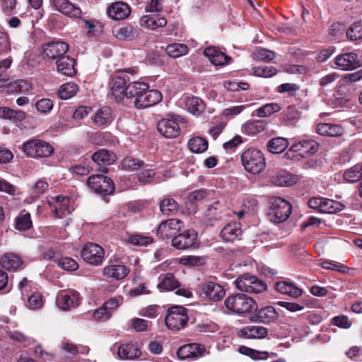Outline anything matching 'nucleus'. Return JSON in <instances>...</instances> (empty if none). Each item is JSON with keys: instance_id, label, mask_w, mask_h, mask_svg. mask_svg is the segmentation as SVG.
<instances>
[{"instance_id": "f257e3e1", "label": "nucleus", "mask_w": 362, "mask_h": 362, "mask_svg": "<svg viewBox=\"0 0 362 362\" xmlns=\"http://www.w3.org/2000/svg\"><path fill=\"white\" fill-rule=\"evenodd\" d=\"M241 163L249 173L257 175L266 168V160L263 153L255 148H249L241 154Z\"/></svg>"}, {"instance_id": "f03ea898", "label": "nucleus", "mask_w": 362, "mask_h": 362, "mask_svg": "<svg viewBox=\"0 0 362 362\" xmlns=\"http://www.w3.org/2000/svg\"><path fill=\"white\" fill-rule=\"evenodd\" d=\"M224 304L228 310L240 315L251 313L257 310L256 302L243 293H236L228 296Z\"/></svg>"}, {"instance_id": "7ed1b4c3", "label": "nucleus", "mask_w": 362, "mask_h": 362, "mask_svg": "<svg viewBox=\"0 0 362 362\" xmlns=\"http://www.w3.org/2000/svg\"><path fill=\"white\" fill-rule=\"evenodd\" d=\"M188 321V310L185 307L173 305L168 309L165 322L169 329L180 331L186 327Z\"/></svg>"}, {"instance_id": "20e7f679", "label": "nucleus", "mask_w": 362, "mask_h": 362, "mask_svg": "<svg viewBox=\"0 0 362 362\" xmlns=\"http://www.w3.org/2000/svg\"><path fill=\"white\" fill-rule=\"evenodd\" d=\"M318 150V144L313 140H303L293 144L284 154L290 160H300L303 158L309 157Z\"/></svg>"}, {"instance_id": "39448f33", "label": "nucleus", "mask_w": 362, "mask_h": 362, "mask_svg": "<svg viewBox=\"0 0 362 362\" xmlns=\"http://www.w3.org/2000/svg\"><path fill=\"white\" fill-rule=\"evenodd\" d=\"M269 209L267 216L274 223H282L287 220L291 213V205L281 197H272L269 201Z\"/></svg>"}, {"instance_id": "423d86ee", "label": "nucleus", "mask_w": 362, "mask_h": 362, "mask_svg": "<svg viewBox=\"0 0 362 362\" xmlns=\"http://www.w3.org/2000/svg\"><path fill=\"white\" fill-rule=\"evenodd\" d=\"M21 149L28 157L33 158H47L54 153V148L48 142L40 139L25 142Z\"/></svg>"}, {"instance_id": "0eeeda50", "label": "nucleus", "mask_w": 362, "mask_h": 362, "mask_svg": "<svg viewBox=\"0 0 362 362\" xmlns=\"http://www.w3.org/2000/svg\"><path fill=\"white\" fill-rule=\"evenodd\" d=\"M235 284L238 290L251 293H262L267 288L265 282L247 273L240 276L235 281Z\"/></svg>"}, {"instance_id": "6e6552de", "label": "nucleus", "mask_w": 362, "mask_h": 362, "mask_svg": "<svg viewBox=\"0 0 362 362\" xmlns=\"http://www.w3.org/2000/svg\"><path fill=\"white\" fill-rule=\"evenodd\" d=\"M225 293L221 284L211 281H204L199 286V296L210 300L218 301L224 297Z\"/></svg>"}, {"instance_id": "1a4fd4ad", "label": "nucleus", "mask_w": 362, "mask_h": 362, "mask_svg": "<svg viewBox=\"0 0 362 362\" xmlns=\"http://www.w3.org/2000/svg\"><path fill=\"white\" fill-rule=\"evenodd\" d=\"M88 186L96 193L110 194L114 192L112 180L103 175H93L88 179Z\"/></svg>"}, {"instance_id": "9d476101", "label": "nucleus", "mask_w": 362, "mask_h": 362, "mask_svg": "<svg viewBox=\"0 0 362 362\" xmlns=\"http://www.w3.org/2000/svg\"><path fill=\"white\" fill-rule=\"evenodd\" d=\"M104 250L99 245L89 243L84 245L81 255L83 259L92 265H100L104 258Z\"/></svg>"}, {"instance_id": "9b49d317", "label": "nucleus", "mask_w": 362, "mask_h": 362, "mask_svg": "<svg viewBox=\"0 0 362 362\" xmlns=\"http://www.w3.org/2000/svg\"><path fill=\"white\" fill-rule=\"evenodd\" d=\"M178 118L175 115H169L168 117L161 119L157 124L158 131L165 138L178 136L180 134Z\"/></svg>"}, {"instance_id": "f8f14e48", "label": "nucleus", "mask_w": 362, "mask_h": 362, "mask_svg": "<svg viewBox=\"0 0 362 362\" xmlns=\"http://www.w3.org/2000/svg\"><path fill=\"white\" fill-rule=\"evenodd\" d=\"M183 227L184 223L181 220L170 218L159 224L156 235L162 240L168 239L176 235Z\"/></svg>"}, {"instance_id": "ddd939ff", "label": "nucleus", "mask_w": 362, "mask_h": 362, "mask_svg": "<svg viewBox=\"0 0 362 362\" xmlns=\"http://www.w3.org/2000/svg\"><path fill=\"white\" fill-rule=\"evenodd\" d=\"M57 305L62 310L77 307L81 303L79 293L74 290L61 291L57 296Z\"/></svg>"}, {"instance_id": "4468645a", "label": "nucleus", "mask_w": 362, "mask_h": 362, "mask_svg": "<svg viewBox=\"0 0 362 362\" xmlns=\"http://www.w3.org/2000/svg\"><path fill=\"white\" fill-rule=\"evenodd\" d=\"M206 348L198 343H191L182 346L177 351L180 359H197L204 355Z\"/></svg>"}, {"instance_id": "2eb2a0df", "label": "nucleus", "mask_w": 362, "mask_h": 362, "mask_svg": "<svg viewBox=\"0 0 362 362\" xmlns=\"http://www.w3.org/2000/svg\"><path fill=\"white\" fill-rule=\"evenodd\" d=\"M48 204L52 208V212L58 218H63L71 211L70 199L66 197L56 196L50 197Z\"/></svg>"}, {"instance_id": "dca6fc26", "label": "nucleus", "mask_w": 362, "mask_h": 362, "mask_svg": "<svg viewBox=\"0 0 362 362\" xmlns=\"http://www.w3.org/2000/svg\"><path fill=\"white\" fill-rule=\"evenodd\" d=\"M69 45L62 41H53L45 45L42 55L50 59H59L67 52Z\"/></svg>"}, {"instance_id": "f3484780", "label": "nucleus", "mask_w": 362, "mask_h": 362, "mask_svg": "<svg viewBox=\"0 0 362 362\" xmlns=\"http://www.w3.org/2000/svg\"><path fill=\"white\" fill-rule=\"evenodd\" d=\"M197 238L194 230H187L172 240V245L178 250H186L193 247Z\"/></svg>"}, {"instance_id": "a211bd4d", "label": "nucleus", "mask_w": 362, "mask_h": 362, "mask_svg": "<svg viewBox=\"0 0 362 362\" xmlns=\"http://www.w3.org/2000/svg\"><path fill=\"white\" fill-rule=\"evenodd\" d=\"M51 1L55 9L62 14L71 18H81L82 13L81 8L69 0H51Z\"/></svg>"}, {"instance_id": "6ab92c4d", "label": "nucleus", "mask_w": 362, "mask_h": 362, "mask_svg": "<svg viewBox=\"0 0 362 362\" xmlns=\"http://www.w3.org/2000/svg\"><path fill=\"white\" fill-rule=\"evenodd\" d=\"M334 62L337 66L343 71L352 70L359 66L358 55L353 52L337 55Z\"/></svg>"}, {"instance_id": "aec40b11", "label": "nucleus", "mask_w": 362, "mask_h": 362, "mask_svg": "<svg viewBox=\"0 0 362 362\" xmlns=\"http://www.w3.org/2000/svg\"><path fill=\"white\" fill-rule=\"evenodd\" d=\"M243 230L240 223L231 222L226 225L220 233V236L225 242H234L241 239Z\"/></svg>"}, {"instance_id": "412c9836", "label": "nucleus", "mask_w": 362, "mask_h": 362, "mask_svg": "<svg viewBox=\"0 0 362 362\" xmlns=\"http://www.w3.org/2000/svg\"><path fill=\"white\" fill-rule=\"evenodd\" d=\"M107 12L111 18L114 20H122L130 15L131 8L125 2L116 1L108 7Z\"/></svg>"}, {"instance_id": "4be33fe9", "label": "nucleus", "mask_w": 362, "mask_h": 362, "mask_svg": "<svg viewBox=\"0 0 362 362\" xmlns=\"http://www.w3.org/2000/svg\"><path fill=\"white\" fill-rule=\"evenodd\" d=\"M180 286V282L171 272L161 274L158 277L157 288L160 292L172 291Z\"/></svg>"}, {"instance_id": "5701e85b", "label": "nucleus", "mask_w": 362, "mask_h": 362, "mask_svg": "<svg viewBox=\"0 0 362 362\" xmlns=\"http://www.w3.org/2000/svg\"><path fill=\"white\" fill-rule=\"evenodd\" d=\"M163 98L162 94L157 90H146L143 96H140L139 99H137L136 102V106L138 108H146L153 106L160 101Z\"/></svg>"}, {"instance_id": "b1692460", "label": "nucleus", "mask_w": 362, "mask_h": 362, "mask_svg": "<svg viewBox=\"0 0 362 362\" xmlns=\"http://www.w3.org/2000/svg\"><path fill=\"white\" fill-rule=\"evenodd\" d=\"M139 24L143 28L156 30L158 28L165 26L167 24V20L158 14H148L140 18Z\"/></svg>"}, {"instance_id": "393cba45", "label": "nucleus", "mask_w": 362, "mask_h": 362, "mask_svg": "<svg viewBox=\"0 0 362 362\" xmlns=\"http://www.w3.org/2000/svg\"><path fill=\"white\" fill-rule=\"evenodd\" d=\"M149 88L147 83L141 81H134L129 83L125 88V96L128 98H135L134 104L140 96H143L146 90Z\"/></svg>"}, {"instance_id": "a878e982", "label": "nucleus", "mask_w": 362, "mask_h": 362, "mask_svg": "<svg viewBox=\"0 0 362 362\" xmlns=\"http://www.w3.org/2000/svg\"><path fill=\"white\" fill-rule=\"evenodd\" d=\"M275 289L277 292L288 295L291 298H298L303 295V290L296 286L293 283L281 281L275 284Z\"/></svg>"}, {"instance_id": "bb28decb", "label": "nucleus", "mask_w": 362, "mask_h": 362, "mask_svg": "<svg viewBox=\"0 0 362 362\" xmlns=\"http://www.w3.org/2000/svg\"><path fill=\"white\" fill-rule=\"evenodd\" d=\"M204 55L215 66H223L229 62L230 58L223 52L214 47H210L204 51Z\"/></svg>"}, {"instance_id": "cd10ccee", "label": "nucleus", "mask_w": 362, "mask_h": 362, "mask_svg": "<svg viewBox=\"0 0 362 362\" xmlns=\"http://www.w3.org/2000/svg\"><path fill=\"white\" fill-rule=\"evenodd\" d=\"M126 84V80L120 76H115L112 78L109 86L111 90V94L114 96L115 100H121L124 98L125 96Z\"/></svg>"}, {"instance_id": "c85d7f7f", "label": "nucleus", "mask_w": 362, "mask_h": 362, "mask_svg": "<svg viewBox=\"0 0 362 362\" xmlns=\"http://www.w3.org/2000/svg\"><path fill=\"white\" fill-rule=\"evenodd\" d=\"M103 275L107 278L119 280L128 275L129 269L122 264H108L103 269Z\"/></svg>"}, {"instance_id": "c756f323", "label": "nucleus", "mask_w": 362, "mask_h": 362, "mask_svg": "<svg viewBox=\"0 0 362 362\" xmlns=\"http://www.w3.org/2000/svg\"><path fill=\"white\" fill-rule=\"evenodd\" d=\"M57 71L66 76H74L76 70L75 69V60L74 58L64 55L59 58L56 62Z\"/></svg>"}, {"instance_id": "7c9ffc66", "label": "nucleus", "mask_w": 362, "mask_h": 362, "mask_svg": "<svg viewBox=\"0 0 362 362\" xmlns=\"http://www.w3.org/2000/svg\"><path fill=\"white\" fill-rule=\"evenodd\" d=\"M141 353L137 345L131 343L121 344L117 349V355L122 359L132 360L139 358Z\"/></svg>"}, {"instance_id": "2f4dec72", "label": "nucleus", "mask_w": 362, "mask_h": 362, "mask_svg": "<svg viewBox=\"0 0 362 362\" xmlns=\"http://www.w3.org/2000/svg\"><path fill=\"white\" fill-rule=\"evenodd\" d=\"M316 132L322 136H339L343 134L344 129L339 124L320 123L316 126Z\"/></svg>"}, {"instance_id": "473e14b6", "label": "nucleus", "mask_w": 362, "mask_h": 362, "mask_svg": "<svg viewBox=\"0 0 362 362\" xmlns=\"http://www.w3.org/2000/svg\"><path fill=\"white\" fill-rule=\"evenodd\" d=\"M20 257L14 253H6L0 259V266L8 271H15L22 265Z\"/></svg>"}, {"instance_id": "72a5a7b5", "label": "nucleus", "mask_w": 362, "mask_h": 362, "mask_svg": "<svg viewBox=\"0 0 362 362\" xmlns=\"http://www.w3.org/2000/svg\"><path fill=\"white\" fill-rule=\"evenodd\" d=\"M240 333L243 337L248 339H261L267 337L268 329L262 326L250 325L241 329Z\"/></svg>"}, {"instance_id": "f704fd0d", "label": "nucleus", "mask_w": 362, "mask_h": 362, "mask_svg": "<svg viewBox=\"0 0 362 362\" xmlns=\"http://www.w3.org/2000/svg\"><path fill=\"white\" fill-rule=\"evenodd\" d=\"M91 158L94 163L99 165H109L115 161L116 156L107 150L100 149L92 155Z\"/></svg>"}, {"instance_id": "c9c22d12", "label": "nucleus", "mask_w": 362, "mask_h": 362, "mask_svg": "<svg viewBox=\"0 0 362 362\" xmlns=\"http://www.w3.org/2000/svg\"><path fill=\"white\" fill-rule=\"evenodd\" d=\"M92 120L93 124L98 127L107 126L112 121L111 110L107 107L98 110L92 117Z\"/></svg>"}, {"instance_id": "e433bc0d", "label": "nucleus", "mask_w": 362, "mask_h": 362, "mask_svg": "<svg viewBox=\"0 0 362 362\" xmlns=\"http://www.w3.org/2000/svg\"><path fill=\"white\" fill-rule=\"evenodd\" d=\"M267 124L264 120H250L242 126V132L247 135H255L263 132Z\"/></svg>"}, {"instance_id": "4c0bfd02", "label": "nucleus", "mask_w": 362, "mask_h": 362, "mask_svg": "<svg viewBox=\"0 0 362 362\" xmlns=\"http://www.w3.org/2000/svg\"><path fill=\"white\" fill-rule=\"evenodd\" d=\"M224 211V205L216 201L212 205L208 206L205 212V216L209 221H218L223 216Z\"/></svg>"}, {"instance_id": "58836bf2", "label": "nucleus", "mask_w": 362, "mask_h": 362, "mask_svg": "<svg viewBox=\"0 0 362 362\" xmlns=\"http://www.w3.org/2000/svg\"><path fill=\"white\" fill-rule=\"evenodd\" d=\"M187 110L194 115H200L205 110L204 101L197 97L187 98L185 101Z\"/></svg>"}, {"instance_id": "ea45409f", "label": "nucleus", "mask_w": 362, "mask_h": 362, "mask_svg": "<svg viewBox=\"0 0 362 362\" xmlns=\"http://www.w3.org/2000/svg\"><path fill=\"white\" fill-rule=\"evenodd\" d=\"M288 146V141L286 139L283 137H276L270 139L267 144V148L272 153H281L284 152Z\"/></svg>"}, {"instance_id": "a19ab883", "label": "nucleus", "mask_w": 362, "mask_h": 362, "mask_svg": "<svg viewBox=\"0 0 362 362\" xmlns=\"http://www.w3.org/2000/svg\"><path fill=\"white\" fill-rule=\"evenodd\" d=\"M257 316L259 321L269 324L276 320L279 317V314L274 308L267 306L258 310Z\"/></svg>"}, {"instance_id": "79ce46f5", "label": "nucleus", "mask_w": 362, "mask_h": 362, "mask_svg": "<svg viewBox=\"0 0 362 362\" xmlns=\"http://www.w3.org/2000/svg\"><path fill=\"white\" fill-rule=\"evenodd\" d=\"M78 91V85L74 82H69L59 87L58 95L62 100H67L74 97Z\"/></svg>"}, {"instance_id": "37998d69", "label": "nucleus", "mask_w": 362, "mask_h": 362, "mask_svg": "<svg viewBox=\"0 0 362 362\" xmlns=\"http://www.w3.org/2000/svg\"><path fill=\"white\" fill-rule=\"evenodd\" d=\"M88 139L94 145L104 146L112 143V136L108 132L88 133Z\"/></svg>"}, {"instance_id": "c03bdc74", "label": "nucleus", "mask_w": 362, "mask_h": 362, "mask_svg": "<svg viewBox=\"0 0 362 362\" xmlns=\"http://www.w3.org/2000/svg\"><path fill=\"white\" fill-rule=\"evenodd\" d=\"M138 35V31L132 25H126L117 29L115 37L121 40H131Z\"/></svg>"}, {"instance_id": "a18cd8bd", "label": "nucleus", "mask_w": 362, "mask_h": 362, "mask_svg": "<svg viewBox=\"0 0 362 362\" xmlns=\"http://www.w3.org/2000/svg\"><path fill=\"white\" fill-rule=\"evenodd\" d=\"M188 147L193 153H203L208 148V141L202 137H194L189 140Z\"/></svg>"}, {"instance_id": "49530a36", "label": "nucleus", "mask_w": 362, "mask_h": 362, "mask_svg": "<svg viewBox=\"0 0 362 362\" xmlns=\"http://www.w3.org/2000/svg\"><path fill=\"white\" fill-rule=\"evenodd\" d=\"M16 229L18 230H27L32 227V221L30 213L25 210L21 211L16 218Z\"/></svg>"}, {"instance_id": "de8ad7c7", "label": "nucleus", "mask_w": 362, "mask_h": 362, "mask_svg": "<svg viewBox=\"0 0 362 362\" xmlns=\"http://www.w3.org/2000/svg\"><path fill=\"white\" fill-rule=\"evenodd\" d=\"M179 209L178 204L172 198H164L160 202V209L163 215L170 216L177 211Z\"/></svg>"}, {"instance_id": "09e8293b", "label": "nucleus", "mask_w": 362, "mask_h": 362, "mask_svg": "<svg viewBox=\"0 0 362 362\" xmlns=\"http://www.w3.org/2000/svg\"><path fill=\"white\" fill-rule=\"evenodd\" d=\"M166 53L171 57L178 58L187 54L189 49L186 45L174 43L166 47Z\"/></svg>"}, {"instance_id": "8fccbe9b", "label": "nucleus", "mask_w": 362, "mask_h": 362, "mask_svg": "<svg viewBox=\"0 0 362 362\" xmlns=\"http://www.w3.org/2000/svg\"><path fill=\"white\" fill-rule=\"evenodd\" d=\"M344 177L349 182H355L362 179V163L347 170L344 174Z\"/></svg>"}, {"instance_id": "3c124183", "label": "nucleus", "mask_w": 362, "mask_h": 362, "mask_svg": "<svg viewBox=\"0 0 362 362\" xmlns=\"http://www.w3.org/2000/svg\"><path fill=\"white\" fill-rule=\"evenodd\" d=\"M343 205L333 199L324 198L321 213L334 214L341 211Z\"/></svg>"}, {"instance_id": "603ef678", "label": "nucleus", "mask_w": 362, "mask_h": 362, "mask_svg": "<svg viewBox=\"0 0 362 362\" xmlns=\"http://www.w3.org/2000/svg\"><path fill=\"white\" fill-rule=\"evenodd\" d=\"M346 37L351 41L362 38V21L355 22L346 30Z\"/></svg>"}, {"instance_id": "864d4df0", "label": "nucleus", "mask_w": 362, "mask_h": 362, "mask_svg": "<svg viewBox=\"0 0 362 362\" xmlns=\"http://www.w3.org/2000/svg\"><path fill=\"white\" fill-rule=\"evenodd\" d=\"M0 117L3 119H17L22 120L25 117V113L21 110H16L9 107L0 108Z\"/></svg>"}, {"instance_id": "5fc2aeb1", "label": "nucleus", "mask_w": 362, "mask_h": 362, "mask_svg": "<svg viewBox=\"0 0 362 362\" xmlns=\"http://www.w3.org/2000/svg\"><path fill=\"white\" fill-rule=\"evenodd\" d=\"M281 110L280 105L278 103H268L262 107L258 108L257 112V116L259 117H269L274 112H279Z\"/></svg>"}, {"instance_id": "6e6d98bb", "label": "nucleus", "mask_w": 362, "mask_h": 362, "mask_svg": "<svg viewBox=\"0 0 362 362\" xmlns=\"http://www.w3.org/2000/svg\"><path fill=\"white\" fill-rule=\"evenodd\" d=\"M252 71L255 76L264 78L272 77L277 72L276 69L272 66H255L252 67Z\"/></svg>"}, {"instance_id": "4d7b16f0", "label": "nucleus", "mask_w": 362, "mask_h": 362, "mask_svg": "<svg viewBox=\"0 0 362 362\" xmlns=\"http://www.w3.org/2000/svg\"><path fill=\"white\" fill-rule=\"evenodd\" d=\"M275 57V53L264 48H257L253 52V58L257 61L270 62Z\"/></svg>"}, {"instance_id": "13d9d810", "label": "nucleus", "mask_w": 362, "mask_h": 362, "mask_svg": "<svg viewBox=\"0 0 362 362\" xmlns=\"http://www.w3.org/2000/svg\"><path fill=\"white\" fill-rule=\"evenodd\" d=\"M281 115L283 119L290 124L296 123L300 118V113L294 106H288Z\"/></svg>"}, {"instance_id": "bf43d9fd", "label": "nucleus", "mask_w": 362, "mask_h": 362, "mask_svg": "<svg viewBox=\"0 0 362 362\" xmlns=\"http://www.w3.org/2000/svg\"><path fill=\"white\" fill-rule=\"evenodd\" d=\"M320 265L323 269L337 271L342 274H346L349 270V269L344 264L331 260L323 261L321 262Z\"/></svg>"}, {"instance_id": "052dcab7", "label": "nucleus", "mask_w": 362, "mask_h": 362, "mask_svg": "<svg viewBox=\"0 0 362 362\" xmlns=\"http://www.w3.org/2000/svg\"><path fill=\"white\" fill-rule=\"evenodd\" d=\"M143 165L144 162L142 160L131 157L124 158L122 162V167L126 170H136Z\"/></svg>"}, {"instance_id": "680f3d73", "label": "nucleus", "mask_w": 362, "mask_h": 362, "mask_svg": "<svg viewBox=\"0 0 362 362\" xmlns=\"http://www.w3.org/2000/svg\"><path fill=\"white\" fill-rule=\"evenodd\" d=\"M131 325L135 332H141L146 331L151 325V322L142 318L134 317L131 320Z\"/></svg>"}, {"instance_id": "e2e57ef3", "label": "nucleus", "mask_w": 362, "mask_h": 362, "mask_svg": "<svg viewBox=\"0 0 362 362\" xmlns=\"http://www.w3.org/2000/svg\"><path fill=\"white\" fill-rule=\"evenodd\" d=\"M59 267L66 271H75L78 268V262L74 259L68 257H63L59 259Z\"/></svg>"}, {"instance_id": "0e129e2a", "label": "nucleus", "mask_w": 362, "mask_h": 362, "mask_svg": "<svg viewBox=\"0 0 362 362\" xmlns=\"http://www.w3.org/2000/svg\"><path fill=\"white\" fill-rule=\"evenodd\" d=\"M53 102L49 98H42L35 103V107L38 112L42 114H48L53 108Z\"/></svg>"}, {"instance_id": "69168bd1", "label": "nucleus", "mask_w": 362, "mask_h": 362, "mask_svg": "<svg viewBox=\"0 0 362 362\" xmlns=\"http://www.w3.org/2000/svg\"><path fill=\"white\" fill-rule=\"evenodd\" d=\"M43 305L42 296L40 293H35L28 297L27 306L31 310L40 308Z\"/></svg>"}, {"instance_id": "338daca9", "label": "nucleus", "mask_w": 362, "mask_h": 362, "mask_svg": "<svg viewBox=\"0 0 362 362\" xmlns=\"http://www.w3.org/2000/svg\"><path fill=\"white\" fill-rule=\"evenodd\" d=\"M152 241L151 237L141 234H133L129 238V242L135 245H147Z\"/></svg>"}, {"instance_id": "774afa93", "label": "nucleus", "mask_w": 362, "mask_h": 362, "mask_svg": "<svg viewBox=\"0 0 362 362\" xmlns=\"http://www.w3.org/2000/svg\"><path fill=\"white\" fill-rule=\"evenodd\" d=\"M11 40L8 34L6 31L0 32V54H6L10 52Z\"/></svg>"}]
</instances>
